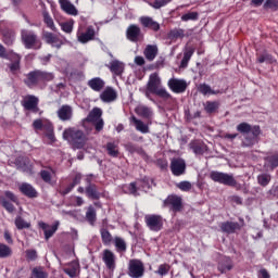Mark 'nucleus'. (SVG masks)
Here are the masks:
<instances>
[{"instance_id": "obj_12", "label": "nucleus", "mask_w": 278, "mask_h": 278, "mask_svg": "<svg viewBox=\"0 0 278 278\" xmlns=\"http://www.w3.org/2000/svg\"><path fill=\"white\" fill-rule=\"evenodd\" d=\"M164 205L169 207L172 212H181L184 210V199L177 194L168 195L167 199L164 201Z\"/></svg>"}, {"instance_id": "obj_38", "label": "nucleus", "mask_w": 278, "mask_h": 278, "mask_svg": "<svg viewBox=\"0 0 278 278\" xmlns=\"http://www.w3.org/2000/svg\"><path fill=\"white\" fill-rule=\"evenodd\" d=\"M100 236H101V241L104 247H110L112 245V242H114V237H112V233L108 228H101L100 229Z\"/></svg>"}, {"instance_id": "obj_25", "label": "nucleus", "mask_w": 278, "mask_h": 278, "mask_svg": "<svg viewBox=\"0 0 278 278\" xmlns=\"http://www.w3.org/2000/svg\"><path fill=\"white\" fill-rule=\"evenodd\" d=\"M264 167L268 170H275V168H278V152L269 153L264 157Z\"/></svg>"}, {"instance_id": "obj_15", "label": "nucleus", "mask_w": 278, "mask_h": 278, "mask_svg": "<svg viewBox=\"0 0 278 278\" xmlns=\"http://www.w3.org/2000/svg\"><path fill=\"white\" fill-rule=\"evenodd\" d=\"M40 100H38V97L28 94L24 97L22 101V106L24 110H27L28 112H38V103Z\"/></svg>"}, {"instance_id": "obj_14", "label": "nucleus", "mask_w": 278, "mask_h": 278, "mask_svg": "<svg viewBox=\"0 0 278 278\" xmlns=\"http://www.w3.org/2000/svg\"><path fill=\"white\" fill-rule=\"evenodd\" d=\"M102 262L105 264V267L111 273H114V270H116V254H114L112 250H103Z\"/></svg>"}, {"instance_id": "obj_28", "label": "nucleus", "mask_w": 278, "mask_h": 278, "mask_svg": "<svg viewBox=\"0 0 278 278\" xmlns=\"http://www.w3.org/2000/svg\"><path fill=\"white\" fill-rule=\"evenodd\" d=\"M87 86L94 92H101L105 88V80L101 77H94L88 80Z\"/></svg>"}, {"instance_id": "obj_59", "label": "nucleus", "mask_w": 278, "mask_h": 278, "mask_svg": "<svg viewBox=\"0 0 278 278\" xmlns=\"http://www.w3.org/2000/svg\"><path fill=\"white\" fill-rule=\"evenodd\" d=\"M26 260L28 262H36L38 260V252L36 250H26Z\"/></svg>"}, {"instance_id": "obj_32", "label": "nucleus", "mask_w": 278, "mask_h": 278, "mask_svg": "<svg viewBox=\"0 0 278 278\" xmlns=\"http://www.w3.org/2000/svg\"><path fill=\"white\" fill-rule=\"evenodd\" d=\"M78 41L83 45H86V42H90V40H94V28L92 26H89L85 33H80L77 35Z\"/></svg>"}, {"instance_id": "obj_36", "label": "nucleus", "mask_w": 278, "mask_h": 278, "mask_svg": "<svg viewBox=\"0 0 278 278\" xmlns=\"http://www.w3.org/2000/svg\"><path fill=\"white\" fill-rule=\"evenodd\" d=\"M189 147L195 155H203L207 151V146L201 141H191Z\"/></svg>"}, {"instance_id": "obj_27", "label": "nucleus", "mask_w": 278, "mask_h": 278, "mask_svg": "<svg viewBox=\"0 0 278 278\" xmlns=\"http://www.w3.org/2000/svg\"><path fill=\"white\" fill-rule=\"evenodd\" d=\"M103 148L110 157H118L121 155L118 142L116 141H109Z\"/></svg>"}, {"instance_id": "obj_10", "label": "nucleus", "mask_w": 278, "mask_h": 278, "mask_svg": "<svg viewBox=\"0 0 278 278\" xmlns=\"http://www.w3.org/2000/svg\"><path fill=\"white\" fill-rule=\"evenodd\" d=\"M167 86L175 94H184L188 90V81L186 79L170 78Z\"/></svg>"}, {"instance_id": "obj_17", "label": "nucleus", "mask_w": 278, "mask_h": 278, "mask_svg": "<svg viewBox=\"0 0 278 278\" xmlns=\"http://www.w3.org/2000/svg\"><path fill=\"white\" fill-rule=\"evenodd\" d=\"M18 190L24 197H27V199H38V190H36L31 184L22 182L18 186Z\"/></svg>"}, {"instance_id": "obj_31", "label": "nucleus", "mask_w": 278, "mask_h": 278, "mask_svg": "<svg viewBox=\"0 0 278 278\" xmlns=\"http://www.w3.org/2000/svg\"><path fill=\"white\" fill-rule=\"evenodd\" d=\"M198 92H200V94H203V97H207L210 94H223V90L220 89L214 90L212 89V86L205 83L200 84L198 86Z\"/></svg>"}, {"instance_id": "obj_8", "label": "nucleus", "mask_w": 278, "mask_h": 278, "mask_svg": "<svg viewBox=\"0 0 278 278\" xmlns=\"http://www.w3.org/2000/svg\"><path fill=\"white\" fill-rule=\"evenodd\" d=\"M144 223L150 231H162L164 229V217L157 214H148L144 216Z\"/></svg>"}, {"instance_id": "obj_47", "label": "nucleus", "mask_w": 278, "mask_h": 278, "mask_svg": "<svg viewBox=\"0 0 278 278\" xmlns=\"http://www.w3.org/2000/svg\"><path fill=\"white\" fill-rule=\"evenodd\" d=\"M8 257H12V248L8 244L0 243V260H8Z\"/></svg>"}, {"instance_id": "obj_13", "label": "nucleus", "mask_w": 278, "mask_h": 278, "mask_svg": "<svg viewBox=\"0 0 278 278\" xmlns=\"http://www.w3.org/2000/svg\"><path fill=\"white\" fill-rule=\"evenodd\" d=\"M172 175L175 177H181V175H186V161L184 159H172L170 166Z\"/></svg>"}, {"instance_id": "obj_52", "label": "nucleus", "mask_w": 278, "mask_h": 278, "mask_svg": "<svg viewBox=\"0 0 278 278\" xmlns=\"http://www.w3.org/2000/svg\"><path fill=\"white\" fill-rule=\"evenodd\" d=\"M168 273H170V265L164 263L161 264L157 268V270L155 271L156 275H160V277H166V275H168Z\"/></svg>"}, {"instance_id": "obj_9", "label": "nucleus", "mask_w": 278, "mask_h": 278, "mask_svg": "<svg viewBox=\"0 0 278 278\" xmlns=\"http://www.w3.org/2000/svg\"><path fill=\"white\" fill-rule=\"evenodd\" d=\"M128 277L142 278L144 277V263L138 258H132L128 262Z\"/></svg>"}, {"instance_id": "obj_58", "label": "nucleus", "mask_w": 278, "mask_h": 278, "mask_svg": "<svg viewBox=\"0 0 278 278\" xmlns=\"http://www.w3.org/2000/svg\"><path fill=\"white\" fill-rule=\"evenodd\" d=\"M181 21H185V22L199 21V13L198 12H189L187 14H184L181 16Z\"/></svg>"}, {"instance_id": "obj_19", "label": "nucleus", "mask_w": 278, "mask_h": 278, "mask_svg": "<svg viewBox=\"0 0 278 278\" xmlns=\"http://www.w3.org/2000/svg\"><path fill=\"white\" fill-rule=\"evenodd\" d=\"M139 23H141L142 27L147 29H151L152 31H160V23H157L151 16H141L139 18Z\"/></svg>"}, {"instance_id": "obj_45", "label": "nucleus", "mask_w": 278, "mask_h": 278, "mask_svg": "<svg viewBox=\"0 0 278 278\" xmlns=\"http://www.w3.org/2000/svg\"><path fill=\"white\" fill-rule=\"evenodd\" d=\"M124 147L126 151H128V153H138L139 155H147V152H144V149L138 147L134 142H127L126 144H124Z\"/></svg>"}, {"instance_id": "obj_2", "label": "nucleus", "mask_w": 278, "mask_h": 278, "mask_svg": "<svg viewBox=\"0 0 278 278\" xmlns=\"http://www.w3.org/2000/svg\"><path fill=\"white\" fill-rule=\"evenodd\" d=\"M149 92L151 94H155L160 99H163V101H170V99H173L170 92L162 86V78H160L157 73H153L149 77L146 92L147 97H149Z\"/></svg>"}, {"instance_id": "obj_61", "label": "nucleus", "mask_w": 278, "mask_h": 278, "mask_svg": "<svg viewBox=\"0 0 278 278\" xmlns=\"http://www.w3.org/2000/svg\"><path fill=\"white\" fill-rule=\"evenodd\" d=\"M8 68L10 70L12 75H16V73H18V71H21V62H13L8 65Z\"/></svg>"}, {"instance_id": "obj_44", "label": "nucleus", "mask_w": 278, "mask_h": 278, "mask_svg": "<svg viewBox=\"0 0 278 278\" xmlns=\"http://www.w3.org/2000/svg\"><path fill=\"white\" fill-rule=\"evenodd\" d=\"M136 114H138V116H141L142 118L149 119L153 116V111L149 106L140 105L136 109Z\"/></svg>"}, {"instance_id": "obj_20", "label": "nucleus", "mask_w": 278, "mask_h": 278, "mask_svg": "<svg viewBox=\"0 0 278 278\" xmlns=\"http://www.w3.org/2000/svg\"><path fill=\"white\" fill-rule=\"evenodd\" d=\"M15 166L17 167V170H22L23 173H31V169L34 168L29 159L25 156L17 157L15 160Z\"/></svg>"}, {"instance_id": "obj_21", "label": "nucleus", "mask_w": 278, "mask_h": 278, "mask_svg": "<svg viewBox=\"0 0 278 278\" xmlns=\"http://www.w3.org/2000/svg\"><path fill=\"white\" fill-rule=\"evenodd\" d=\"M217 270L225 275V273H229V270H233V260L229 256H224L217 265Z\"/></svg>"}, {"instance_id": "obj_64", "label": "nucleus", "mask_w": 278, "mask_h": 278, "mask_svg": "<svg viewBox=\"0 0 278 278\" xmlns=\"http://www.w3.org/2000/svg\"><path fill=\"white\" fill-rule=\"evenodd\" d=\"M79 184H81V174H76L70 185L75 188V186H79Z\"/></svg>"}, {"instance_id": "obj_7", "label": "nucleus", "mask_w": 278, "mask_h": 278, "mask_svg": "<svg viewBox=\"0 0 278 278\" xmlns=\"http://www.w3.org/2000/svg\"><path fill=\"white\" fill-rule=\"evenodd\" d=\"M210 178L212 181H215V184H222V186H236L233 174L213 170L210 173Z\"/></svg>"}, {"instance_id": "obj_51", "label": "nucleus", "mask_w": 278, "mask_h": 278, "mask_svg": "<svg viewBox=\"0 0 278 278\" xmlns=\"http://www.w3.org/2000/svg\"><path fill=\"white\" fill-rule=\"evenodd\" d=\"M74 25H75V21L70 20L67 22L61 23L60 27H61L62 31H64L65 34H72Z\"/></svg>"}, {"instance_id": "obj_54", "label": "nucleus", "mask_w": 278, "mask_h": 278, "mask_svg": "<svg viewBox=\"0 0 278 278\" xmlns=\"http://www.w3.org/2000/svg\"><path fill=\"white\" fill-rule=\"evenodd\" d=\"M176 188L181 190L182 192H190L192 190V182L188 180L180 181L176 185Z\"/></svg>"}, {"instance_id": "obj_43", "label": "nucleus", "mask_w": 278, "mask_h": 278, "mask_svg": "<svg viewBox=\"0 0 278 278\" xmlns=\"http://www.w3.org/2000/svg\"><path fill=\"white\" fill-rule=\"evenodd\" d=\"M42 17L43 23L47 25L49 29H51L52 31H58V27H55V23L53 22V17H51V14H49V11L43 10Z\"/></svg>"}, {"instance_id": "obj_22", "label": "nucleus", "mask_w": 278, "mask_h": 278, "mask_svg": "<svg viewBox=\"0 0 278 278\" xmlns=\"http://www.w3.org/2000/svg\"><path fill=\"white\" fill-rule=\"evenodd\" d=\"M60 121L66 122L73 118V106L63 104L56 112Z\"/></svg>"}, {"instance_id": "obj_63", "label": "nucleus", "mask_w": 278, "mask_h": 278, "mask_svg": "<svg viewBox=\"0 0 278 278\" xmlns=\"http://www.w3.org/2000/svg\"><path fill=\"white\" fill-rule=\"evenodd\" d=\"M156 165L159 166V168H161V170H166L168 168V161L159 159L156 161Z\"/></svg>"}, {"instance_id": "obj_53", "label": "nucleus", "mask_w": 278, "mask_h": 278, "mask_svg": "<svg viewBox=\"0 0 278 278\" xmlns=\"http://www.w3.org/2000/svg\"><path fill=\"white\" fill-rule=\"evenodd\" d=\"M4 60H9V62L13 63V62H21V60H23V56L16 52H14L13 50L9 51L7 56L4 58Z\"/></svg>"}, {"instance_id": "obj_39", "label": "nucleus", "mask_w": 278, "mask_h": 278, "mask_svg": "<svg viewBox=\"0 0 278 278\" xmlns=\"http://www.w3.org/2000/svg\"><path fill=\"white\" fill-rule=\"evenodd\" d=\"M63 273H65V275H68V277L71 278L77 277V275H79V264L75 261L72 262L68 267L63 269Z\"/></svg>"}, {"instance_id": "obj_48", "label": "nucleus", "mask_w": 278, "mask_h": 278, "mask_svg": "<svg viewBox=\"0 0 278 278\" xmlns=\"http://www.w3.org/2000/svg\"><path fill=\"white\" fill-rule=\"evenodd\" d=\"M256 179H257L258 186L266 188V186L270 184L273 176H270V174H260Z\"/></svg>"}, {"instance_id": "obj_33", "label": "nucleus", "mask_w": 278, "mask_h": 278, "mask_svg": "<svg viewBox=\"0 0 278 278\" xmlns=\"http://www.w3.org/2000/svg\"><path fill=\"white\" fill-rule=\"evenodd\" d=\"M159 49L155 45H148L143 50V55L148 62H153L157 58Z\"/></svg>"}, {"instance_id": "obj_62", "label": "nucleus", "mask_w": 278, "mask_h": 278, "mask_svg": "<svg viewBox=\"0 0 278 278\" xmlns=\"http://www.w3.org/2000/svg\"><path fill=\"white\" fill-rule=\"evenodd\" d=\"M257 62L258 64H264V62H273V55L265 53V54H261L257 58Z\"/></svg>"}, {"instance_id": "obj_57", "label": "nucleus", "mask_w": 278, "mask_h": 278, "mask_svg": "<svg viewBox=\"0 0 278 278\" xmlns=\"http://www.w3.org/2000/svg\"><path fill=\"white\" fill-rule=\"evenodd\" d=\"M0 205L7 210L10 214L14 212V204H12L10 201H7L5 198L0 197Z\"/></svg>"}, {"instance_id": "obj_60", "label": "nucleus", "mask_w": 278, "mask_h": 278, "mask_svg": "<svg viewBox=\"0 0 278 278\" xmlns=\"http://www.w3.org/2000/svg\"><path fill=\"white\" fill-rule=\"evenodd\" d=\"M126 190H127L128 194L138 197V186L136 185V182H130L128 186H126Z\"/></svg>"}, {"instance_id": "obj_34", "label": "nucleus", "mask_w": 278, "mask_h": 278, "mask_svg": "<svg viewBox=\"0 0 278 278\" xmlns=\"http://www.w3.org/2000/svg\"><path fill=\"white\" fill-rule=\"evenodd\" d=\"M116 253H127V241L123 237L115 236L113 239Z\"/></svg>"}, {"instance_id": "obj_6", "label": "nucleus", "mask_w": 278, "mask_h": 278, "mask_svg": "<svg viewBox=\"0 0 278 278\" xmlns=\"http://www.w3.org/2000/svg\"><path fill=\"white\" fill-rule=\"evenodd\" d=\"M101 116H103V111L100 108H94L88 114L85 121H87V123H92L96 131H103L105 122H103V118Z\"/></svg>"}, {"instance_id": "obj_26", "label": "nucleus", "mask_w": 278, "mask_h": 278, "mask_svg": "<svg viewBox=\"0 0 278 278\" xmlns=\"http://www.w3.org/2000/svg\"><path fill=\"white\" fill-rule=\"evenodd\" d=\"M38 225L40 229H42L46 240H49V238H53V235L58 231L60 223L54 224L52 227L45 222H39Z\"/></svg>"}, {"instance_id": "obj_24", "label": "nucleus", "mask_w": 278, "mask_h": 278, "mask_svg": "<svg viewBox=\"0 0 278 278\" xmlns=\"http://www.w3.org/2000/svg\"><path fill=\"white\" fill-rule=\"evenodd\" d=\"M61 10L65 12V14H70V16H77L79 14V11H77V8L75 4L70 2V0H59Z\"/></svg>"}, {"instance_id": "obj_40", "label": "nucleus", "mask_w": 278, "mask_h": 278, "mask_svg": "<svg viewBox=\"0 0 278 278\" xmlns=\"http://www.w3.org/2000/svg\"><path fill=\"white\" fill-rule=\"evenodd\" d=\"M130 121L135 124L137 131H140V134H149V125L144 124V122L137 119L135 115L130 117Z\"/></svg>"}, {"instance_id": "obj_37", "label": "nucleus", "mask_w": 278, "mask_h": 278, "mask_svg": "<svg viewBox=\"0 0 278 278\" xmlns=\"http://www.w3.org/2000/svg\"><path fill=\"white\" fill-rule=\"evenodd\" d=\"M2 41L7 47H12L16 41V33L14 30H4L2 33Z\"/></svg>"}, {"instance_id": "obj_55", "label": "nucleus", "mask_w": 278, "mask_h": 278, "mask_svg": "<svg viewBox=\"0 0 278 278\" xmlns=\"http://www.w3.org/2000/svg\"><path fill=\"white\" fill-rule=\"evenodd\" d=\"M15 226L17 229H29V227H31V225L27 222H25V219H23V217L17 216L15 218Z\"/></svg>"}, {"instance_id": "obj_42", "label": "nucleus", "mask_w": 278, "mask_h": 278, "mask_svg": "<svg viewBox=\"0 0 278 278\" xmlns=\"http://www.w3.org/2000/svg\"><path fill=\"white\" fill-rule=\"evenodd\" d=\"M87 223L91 225V227H94V223H97V208L94 206L90 205L87 208L86 216H85Z\"/></svg>"}, {"instance_id": "obj_23", "label": "nucleus", "mask_w": 278, "mask_h": 278, "mask_svg": "<svg viewBox=\"0 0 278 278\" xmlns=\"http://www.w3.org/2000/svg\"><path fill=\"white\" fill-rule=\"evenodd\" d=\"M220 229L224 233H236L242 229V225L238 222H224L220 225Z\"/></svg>"}, {"instance_id": "obj_46", "label": "nucleus", "mask_w": 278, "mask_h": 278, "mask_svg": "<svg viewBox=\"0 0 278 278\" xmlns=\"http://www.w3.org/2000/svg\"><path fill=\"white\" fill-rule=\"evenodd\" d=\"M218 108H220V103L218 101H206L204 104L206 114H214V112H218Z\"/></svg>"}, {"instance_id": "obj_5", "label": "nucleus", "mask_w": 278, "mask_h": 278, "mask_svg": "<svg viewBox=\"0 0 278 278\" xmlns=\"http://www.w3.org/2000/svg\"><path fill=\"white\" fill-rule=\"evenodd\" d=\"M21 41L25 49L38 50L42 48V41L40 40V37H38L36 31L30 29L24 28L21 30Z\"/></svg>"}, {"instance_id": "obj_35", "label": "nucleus", "mask_w": 278, "mask_h": 278, "mask_svg": "<svg viewBox=\"0 0 278 278\" xmlns=\"http://www.w3.org/2000/svg\"><path fill=\"white\" fill-rule=\"evenodd\" d=\"M85 192L88 199H92L93 201H99V199H101V193L99 192L97 185H87Z\"/></svg>"}, {"instance_id": "obj_29", "label": "nucleus", "mask_w": 278, "mask_h": 278, "mask_svg": "<svg viewBox=\"0 0 278 278\" xmlns=\"http://www.w3.org/2000/svg\"><path fill=\"white\" fill-rule=\"evenodd\" d=\"M109 68L111 73H113L117 77H121V75L125 73V64L118 60L111 61L109 64Z\"/></svg>"}, {"instance_id": "obj_50", "label": "nucleus", "mask_w": 278, "mask_h": 278, "mask_svg": "<svg viewBox=\"0 0 278 278\" xmlns=\"http://www.w3.org/2000/svg\"><path fill=\"white\" fill-rule=\"evenodd\" d=\"M173 0H154L153 2H148V5L150 8H153L154 10H160L161 8H164L165 5H168Z\"/></svg>"}, {"instance_id": "obj_16", "label": "nucleus", "mask_w": 278, "mask_h": 278, "mask_svg": "<svg viewBox=\"0 0 278 278\" xmlns=\"http://www.w3.org/2000/svg\"><path fill=\"white\" fill-rule=\"evenodd\" d=\"M42 38L47 42V45H51V47H54L55 49H62V46L64 45V40L59 38L58 35L50 31H45L42 34Z\"/></svg>"}, {"instance_id": "obj_1", "label": "nucleus", "mask_w": 278, "mask_h": 278, "mask_svg": "<svg viewBox=\"0 0 278 278\" xmlns=\"http://www.w3.org/2000/svg\"><path fill=\"white\" fill-rule=\"evenodd\" d=\"M237 131L241 134V147H255L260 142V136L262 135V128L258 125L251 126L247 122H242L237 125Z\"/></svg>"}, {"instance_id": "obj_30", "label": "nucleus", "mask_w": 278, "mask_h": 278, "mask_svg": "<svg viewBox=\"0 0 278 278\" xmlns=\"http://www.w3.org/2000/svg\"><path fill=\"white\" fill-rule=\"evenodd\" d=\"M39 175L42 181H45V184H49V186H55V184H58V180L53 178V175H55V170H53V168H50V172L43 169Z\"/></svg>"}, {"instance_id": "obj_3", "label": "nucleus", "mask_w": 278, "mask_h": 278, "mask_svg": "<svg viewBox=\"0 0 278 278\" xmlns=\"http://www.w3.org/2000/svg\"><path fill=\"white\" fill-rule=\"evenodd\" d=\"M63 138L73 147V149H84L88 142V136L84 130L77 128H67L63 131Z\"/></svg>"}, {"instance_id": "obj_56", "label": "nucleus", "mask_w": 278, "mask_h": 278, "mask_svg": "<svg viewBox=\"0 0 278 278\" xmlns=\"http://www.w3.org/2000/svg\"><path fill=\"white\" fill-rule=\"evenodd\" d=\"M263 8L264 10H271L273 12H277L278 0H266Z\"/></svg>"}, {"instance_id": "obj_4", "label": "nucleus", "mask_w": 278, "mask_h": 278, "mask_svg": "<svg viewBox=\"0 0 278 278\" xmlns=\"http://www.w3.org/2000/svg\"><path fill=\"white\" fill-rule=\"evenodd\" d=\"M55 75L51 72L42 71V70H35L29 72L24 79L25 86L27 88H36L37 85L45 81H53Z\"/></svg>"}, {"instance_id": "obj_18", "label": "nucleus", "mask_w": 278, "mask_h": 278, "mask_svg": "<svg viewBox=\"0 0 278 278\" xmlns=\"http://www.w3.org/2000/svg\"><path fill=\"white\" fill-rule=\"evenodd\" d=\"M118 99V93L116 90L112 87H106L101 93H100V100L103 103H112Z\"/></svg>"}, {"instance_id": "obj_11", "label": "nucleus", "mask_w": 278, "mask_h": 278, "mask_svg": "<svg viewBox=\"0 0 278 278\" xmlns=\"http://www.w3.org/2000/svg\"><path fill=\"white\" fill-rule=\"evenodd\" d=\"M126 38L130 42H140L144 38V34H142V28L137 24H130L126 29Z\"/></svg>"}, {"instance_id": "obj_41", "label": "nucleus", "mask_w": 278, "mask_h": 278, "mask_svg": "<svg viewBox=\"0 0 278 278\" xmlns=\"http://www.w3.org/2000/svg\"><path fill=\"white\" fill-rule=\"evenodd\" d=\"M192 55H194V48L188 47L185 49L184 58L180 62L181 68H188V63L190 62Z\"/></svg>"}, {"instance_id": "obj_49", "label": "nucleus", "mask_w": 278, "mask_h": 278, "mask_svg": "<svg viewBox=\"0 0 278 278\" xmlns=\"http://www.w3.org/2000/svg\"><path fill=\"white\" fill-rule=\"evenodd\" d=\"M184 36H186V31L181 28H176L169 31L168 34V38L170 40H177L179 38H184Z\"/></svg>"}]
</instances>
